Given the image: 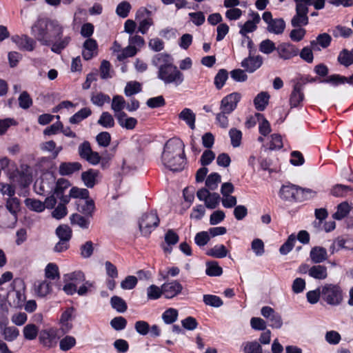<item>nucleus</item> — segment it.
<instances>
[{"mask_svg": "<svg viewBox=\"0 0 353 353\" xmlns=\"http://www.w3.org/2000/svg\"><path fill=\"white\" fill-rule=\"evenodd\" d=\"M152 64L157 68V78L165 85L179 86L184 81V74L174 64V59L168 53H159L152 59Z\"/></svg>", "mask_w": 353, "mask_h": 353, "instance_id": "f257e3e1", "label": "nucleus"}, {"mask_svg": "<svg viewBox=\"0 0 353 353\" xmlns=\"http://www.w3.org/2000/svg\"><path fill=\"white\" fill-rule=\"evenodd\" d=\"M184 148L185 145L180 139L168 140L161 154V161L164 166L173 172L182 171L186 164Z\"/></svg>", "mask_w": 353, "mask_h": 353, "instance_id": "f03ea898", "label": "nucleus"}, {"mask_svg": "<svg viewBox=\"0 0 353 353\" xmlns=\"http://www.w3.org/2000/svg\"><path fill=\"white\" fill-rule=\"evenodd\" d=\"M321 300L331 306L341 304L343 291L339 284L326 283L321 286Z\"/></svg>", "mask_w": 353, "mask_h": 353, "instance_id": "7ed1b4c3", "label": "nucleus"}, {"mask_svg": "<svg viewBox=\"0 0 353 353\" xmlns=\"http://www.w3.org/2000/svg\"><path fill=\"white\" fill-rule=\"evenodd\" d=\"M49 26L50 19L46 18L38 19L32 26V34L43 46L51 43Z\"/></svg>", "mask_w": 353, "mask_h": 353, "instance_id": "20e7f679", "label": "nucleus"}, {"mask_svg": "<svg viewBox=\"0 0 353 353\" xmlns=\"http://www.w3.org/2000/svg\"><path fill=\"white\" fill-rule=\"evenodd\" d=\"M159 224V218L156 211L143 214L139 220V228L141 235L148 236Z\"/></svg>", "mask_w": 353, "mask_h": 353, "instance_id": "39448f33", "label": "nucleus"}, {"mask_svg": "<svg viewBox=\"0 0 353 353\" xmlns=\"http://www.w3.org/2000/svg\"><path fill=\"white\" fill-rule=\"evenodd\" d=\"M6 208L10 212V216L8 221H2L1 226L7 228H14L17 222L18 213L21 210L20 200L14 196L8 198L6 201Z\"/></svg>", "mask_w": 353, "mask_h": 353, "instance_id": "423d86ee", "label": "nucleus"}, {"mask_svg": "<svg viewBox=\"0 0 353 353\" xmlns=\"http://www.w3.org/2000/svg\"><path fill=\"white\" fill-rule=\"evenodd\" d=\"M263 20L267 23V30L275 34H281L285 28V22L282 18H272V14L270 11L263 12L262 15Z\"/></svg>", "mask_w": 353, "mask_h": 353, "instance_id": "0eeeda50", "label": "nucleus"}, {"mask_svg": "<svg viewBox=\"0 0 353 353\" xmlns=\"http://www.w3.org/2000/svg\"><path fill=\"white\" fill-rule=\"evenodd\" d=\"M78 153L79 157L89 163L96 165L100 163L101 157L97 152L92 150L91 145L89 141H84L79 145Z\"/></svg>", "mask_w": 353, "mask_h": 353, "instance_id": "6e6552de", "label": "nucleus"}, {"mask_svg": "<svg viewBox=\"0 0 353 353\" xmlns=\"http://www.w3.org/2000/svg\"><path fill=\"white\" fill-rule=\"evenodd\" d=\"M296 14L291 20V24L294 28L305 26L308 24L309 19L307 17L308 6L301 1H295Z\"/></svg>", "mask_w": 353, "mask_h": 353, "instance_id": "1a4fd4ad", "label": "nucleus"}, {"mask_svg": "<svg viewBox=\"0 0 353 353\" xmlns=\"http://www.w3.org/2000/svg\"><path fill=\"white\" fill-rule=\"evenodd\" d=\"M241 99V94L239 92H234L224 97L220 103V110L223 112L231 114L237 107Z\"/></svg>", "mask_w": 353, "mask_h": 353, "instance_id": "9d476101", "label": "nucleus"}, {"mask_svg": "<svg viewBox=\"0 0 353 353\" xmlns=\"http://www.w3.org/2000/svg\"><path fill=\"white\" fill-rule=\"evenodd\" d=\"M54 178L50 176L49 178L43 177L37 180L34 188L37 194L46 196L53 193Z\"/></svg>", "mask_w": 353, "mask_h": 353, "instance_id": "9b49d317", "label": "nucleus"}, {"mask_svg": "<svg viewBox=\"0 0 353 353\" xmlns=\"http://www.w3.org/2000/svg\"><path fill=\"white\" fill-rule=\"evenodd\" d=\"M39 340L45 347H54L58 342L57 332L53 329L41 330L39 333Z\"/></svg>", "mask_w": 353, "mask_h": 353, "instance_id": "f8f14e48", "label": "nucleus"}, {"mask_svg": "<svg viewBox=\"0 0 353 353\" xmlns=\"http://www.w3.org/2000/svg\"><path fill=\"white\" fill-rule=\"evenodd\" d=\"M279 58L289 60L299 54V48L290 43H281L276 48Z\"/></svg>", "mask_w": 353, "mask_h": 353, "instance_id": "ddd939ff", "label": "nucleus"}, {"mask_svg": "<svg viewBox=\"0 0 353 353\" xmlns=\"http://www.w3.org/2000/svg\"><path fill=\"white\" fill-rule=\"evenodd\" d=\"M299 186L289 183L283 185L279 191L280 197L288 201L297 202Z\"/></svg>", "mask_w": 353, "mask_h": 353, "instance_id": "4468645a", "label": "nucleus"}, {"mask_svg": "<svg viewBox=\"0 0 353 353\" xmlns=\"http://www.w3.org/2000/svg\"><path fill=\"white\" fill-rule=\"evenodd\" d=\"M263 64V58L260 55L249 56L245 58L241 63L242 68L248 72L252 73L259 69Z\"/></svg>", "mask_w": 353, "mask_h": 353, "instance_id": "2eb2a0df", "label": "nucleus"}, {"mask_svg": "<svg viewBox=\"0 0 353 353\" xmlns=\"http://www.w3.org/2000/svg\"><path fill=\"white\" fill-rule=\"evenodd\" d=\"M249 16L252 19L248 20L243 26H241L239 33L243 36L247 37L246 34L250 32L255 31L257 28L256 25L260 22L261 17L259 13L251 11Z\"/></svg>", "mask_w": 353, "mask_h": 353, "instance_id": "dca6fc26", "label": "nucleus"}, {"mask_svg": "<svg viewBox=\"0 0 353 353\" xmlns=\"http://www.w3.org/2000/svg\"><path fill=\"white\" fill-rule=\"evenodd\" d=\"M12 41L18 46L20 50L31 52L34 49L36 41L26 34L21 36L14 35Z\"/></svg>", "mask_w": 353, "mask_h": 353, "instance_id": "f3484780", "label": "nucleus"}, {"mask_svg": "<svg viewBox=\"0 0 353 353\" xmlns=\"http://www.w3.org/2000/svg\"><path fill=\"white\" fill-rule=\"evenodd\" d=\"M304 99L302 85L296 83L293 88L290 97V105L291 108L302 107V102Z\"/></svg>", "mask_w": 353, "mask_h": 353, "instance_id": "a211bd4d", "label": "nucleus"}, {"mask_svg": "<svg viewBox=\"0 0 353 353\" xmlns=\"http://www.w3.org/2000/svg\"><path fill=\"white\" fill-rule=\"evenodd\" d=\"M183 287L177 281L165 283L162 285L163 294L165 298L172 299L181 292Z\"/></svg>", "mask_w": 353, "mask_h": 353, "instance_id": "6ab92c4d", "label": "nucleus"}, {"mask_svg": "<svg viewBox=\"0 0 353 353\" xmlns=\"http://www.w3.org/2000/svg\"><path fill=\"white\" fill-rule=\"evenodd\" d=\"M98 44L94 39H87L83 46L82 56L86 61L90 60L97 54Z\"/></svg>", "mask_w": 353, "mask_h": 353, "instance_id": "aec40b11", "label": "nucleus"}, {"mask_svg": "<svg viewBox=\"0 0 353 353\" xmlns=\"http://www.w3.org/2000/svg\"><path fill=\"white\" fill-rule=\"evenodd\" d=\"M99 171L95 169H89L81 173V180L88 188H92L98 183Z\"/></svg>", "mask_w": 353, "mask_h": 353, "instance_id": "412c9836", "label": "nucleus"}, {"mask_svg": "<svg viewBox=\"0 0 353 353\" xmlns=\"http://www.w3.org/2000/svg\"><path fill=\"white\" fill-rule=\"evenodd\" d=\"M115 118L122 128L128 130L134 129L138 123L137 119L128 117L125 112L119 113V114L116 115Z\"/></svg>", "mask_w": 353, "mask_h": 353, "instance_id": "4be33fe9", "label": "nucleus"}, {"mask_svg": "<svg viewBox=\"0 0 353 353\" xmlns=\"http://www.w3.org/2000/svg\"><path fill=\"white\" fill-rule=\"evenodd\" d=\"M34 291L38 296L46 297L52 291V284L47 281H37L34 283Z\"/></svg>", "mask_w": 353, "mask_h": 353, "instance_id": "5701e85b", "label": "nucleus"}, {"mask_svg": "<svg viewBox=\"0 0 353 353\" xmlns=\"http://www.w3.org/2000/svg\"><path fill=\"white\" fill-rule=\"evenodd\" d=\"M82 168L79 162H63L59 168V172L61 176H68L79 171Z\"/></svg>", "mask_w": 353, "mask_h": 353, "instance_id": "b1692460", "label": "nucleus"}, {"mask_svg": "<svg viewBox=\"0 0 353 353\" xmlns=\"http://www.w3.org/2000/svg\"><path fill=\"white\" fill-rule=\"evenodd\" d=\"M332 41L331 36L327 33H322L317 36L315 40L310 41V46L314 50H320L319 46L323 48H327Z\"/></svg>", "mask_w": 353, "mask_h": 353, "instance_id": "393cba45", "label": "nucleus"}, {"mask_svg": "<svg viewBox=\"0 0 353 353\" xmlns=\"http://www.w3.org/2000/svg\"><path fill=\"white\" fill-rule=\"evenodd\" d=\"M74 308L73 307H68L62 314L60 318V323L62 328L66 331H69L72 327L71 321L74 317Z\"/></svg>", "mask_w": 353, "mask_h": 353, "instance_id": "a878e982", "label": "nucleus"}, {"mask_svg": "<svg viewBox=\"0 0 353 353\" xmlns=\"http://www.w3.org/2000/svg\"><path fill=\"white\" fill-rule=\"evenodd\" d=\"M179 118L185 121L190 129H195L196 114L191 109L188 108L183 109L179 114Z\"/></svg>", "mask_w": 353, "mask_h": 353, "instance_id": "bb28decb", "label": "nucleus"}, {"mask_svg": "<svg viewBox=\"0 0 353 353\" xmlns=\"http://www.w3.org/2000/svg\"><path fill=\"white\" fill-rule=\"evenodd\" d=\"M270 94L268 92H259L254 99V105L258 111H263L269 103Z\"/></svg>", "mask_w": 353, "mask_h": 353, "instance_id": "cd10ccee", "label": "nucleus"}, {"mask_svg": "<svg viewBox=\"0 0 353 353\" xmlns=\"http://www.w3.org/2000/svg\"><path fill=\"white\" fill-rule=\"evenodd\" d=\"M92 112L90 108H83L74 114L69 119V123L70 124H79L84 119H87L92 114Z\"/></svg>", "mask_w": 353, "mask_h": 353, "instance_id": "c85d7f7f", "label": "nucleus"}, {"mask_svg": "<svg viewBox=\"0 0 353 353\" xmlns=\"http://www.w3.org/2000/svg\"><path fill=\"white\" fill-rule=\"evenodd\" d=\"M327 251L319 246L313 248L310 251V258L315 263H319L327 259Z\"/></svg>", "mask_w": 353, "mask_h": 353, "instance_id": "c756f323", "label": "nucleus"}, {"mask_svg": "<svg viewBox=\"0 0 353 353\" xmlns=\"http://www.w3.org/2000/svg\"><path fill=\"white\" fill-rule=\"evenodd\" d=\"M309 275L319 280H323L327 276V268L324 265H314L309 270Z\"/></svg>", "mask_w": 353, "mask_h": 353, "instance_id": "7c9ffc66", "label": "nucleus"}, {"mask_svg": "<svg viewBox=\"0 0 353 353\" xmlns=\"http://www.w3.org/2000/svg\"><path fill=\"white\" fill-rule=\"evenodd\" d=\"M111 108L114 113V117L119 113L124 112L123 110L125 108V100L121 95H115L112 97Z\"/></svg>", "mask_w": 353, "mask_h": 353, "instance_id": "2f4dec72", "label": "nucleus"}, {"mask_svg": "<svg viewBox=\"0 0 353 353\" xmlns=\"http://www.w3.org/2000/svg\"><path fill=\"white\" fill-rule=\"evenodd\" d=\"M3 339L9 342L14 341L19 335V330L14 326L3 327L0 325Z\"/></svg>", "mask_w": 353, "mask_h": 353, "instance_id": "473e14b6", "label": "nucleus"}, {"mask_svg": "<svg viewBox=\"0 0 353 353\" xmlns=\"http://www.w3.org/2000/svg\"><path fill=\"white\" fill-rule=\"evenodd\" d=\"M49 28L51 42L52 41V39H57L62 37L63 28L57 21L50 19Z\"/></svg>", "mask_w": 353, "mask_h": 353, "instance_id": "72a5a7b5", "label": "nucleus"}, {"mask_svg": "<svg viewBox=\"0 0 353 353\" xmlns=\"http://www.w3.org/2000/svg\"><path fill=\"white\" fill-rule=\"evenodd\" d=\"M70 41L71 37L69 36H66L62 39L61 37L58 41L52 43L51 50L54 53L61 54L62 50L68 46Z\"/></svg>", "mask_w": 353, "mask_h": 353, "instance_id": "f704fd0d", "label": "nucleus"}, {"mask_svg": "<svg viewBox=\"0 0 353 353\" xmlns=\"http://www.w3.org/2000/svg\"><path fill=\"white\" fill-rule=\"evenodd\" d=\"M337 60L340 64L345 67L350 66L353 63V50L350 51L347 49H343L339 53Z\"/></svg>", "mask_w": 353, "mask_h": 353, "instance_id": "c9c22d12", "label": "nucleus"}, {"mask_svg": "<svg viewBox=\"0 0 353 353\" xmlns=\"http://www.w3.org/2000/svg\"><path fill=\"white\" fill-rule=\"evenodd\" d=\"M64 279L70 283H75L77 287L78 285L81 284L85 280V274L81 271H75L64 275Z\"/></svg>", "mask_w": 353, "mask_h": 353, "instance_id": "e433bc0d", "label": "nucleus"}, {"mask_svg": "<svg viewBox=\"0 0 353 353\" xmlns=\"http://www.w3.org/2000/svg\"><path fill=\"white\" fill-rule=\"evenodd\" d=\"M45 276L52 281L59 279L60 274L57 265L53 263H48L45 268Z\"/></svg>", "mask_w": 353, "mask_h": 353, "instance_id": "4c0bfd02", "label": "nucleus"}, {"mask_svg": "<svg viewBox=\"0 0 353 353\" xmlns=\"http://www.w3.org/2000/svg\"><path fill=\"white\" fill-rule=\"evenodd\" d=\"M178 316V310L170 307L163 312L161 318L165 324H172L177 320Z\"/></svg>", "mask_w": 353, "mask_h": 353, "instance_id": "58836bf2", "label": "nucleus"}, {"mask_svg": "<svg viewBox=\"0 0 353 353\" xmlns=\"http://www.w3.org/2000/svg\"><path fill=\"white\" fill-rule=\"evenodd\" d=\"M223 273L222 268L216 261H208L206 263L205 274L210 276H219Z\"/></svg>", "mask_w": 353, "mask_h": 353, "instance_id": "ea45409f", "label": "nucleus"}, {"mask_svg": "<svg viewBox=\"0 0 353 353\" xmlns=\"http://www.w3.org/2000/svg\"><path fill=\"white\" fill-rule=\"evenodd\" d=\"M228 79V72L225 69H220L214 77V83L217 90H221Z\"/></svg>", "mask_w": 353, "mask_h": 353, "instance_id": "a19ab883", "label": "nucleus"}, {"mask_svg": "<svg viewBox=\"0 0 353 353\" xmlns=\"http://www.w3.org/2000/svg\"><path fill=\"white\" fill-rule=\"evenodd\" d=\"M94 208L93 200L89 199H84L83 204H78V210L88 216H92Z\"/></svg>", "mask_w": 353, "mask_h": 353, "instance_id": "79ce46f5", "label": "nucleus"}, {"mask_svg": "<svg viewBox=\"0 0 353 353\" xmlns=\"http://www.w3.org/2000/svg\"><path fill=\"white\" fill-rule=\"evenodd\" d=\"M70 186V183L68 179L60 178L57 182L54 181L53 193L56 196L63 194L64 191Z\"/></svg>", "mask_w": 353, "mask_h": 353, "instance_id": "37998d69", "label": "nucleus"}, {"mask_svg": "<svg viewBox=\"0 0 353 353\" xmlns=\"http://www.w3.org/2000/svg\"><path fill=\"white\" fill-rule=\"evenodd\" d=\"M70 219L72 225H77L83 229H87L89 227V219L79 214L75 213L72 214Z\"/></svg>", "mask_w": 353, "mask_h": 353, "instance_id": "c03bdc74", "label": "nucleus"}, {"mask_svg": "<svg viewBox=\"0 0 353 353\" xmlns=\"http://www.w3.org/2000/svg\"><path fill=\"white\" fill-rule=\"evenodd\" d=\"M27 208L37 212H41L45 210V204L39 200L28 198L25 200Z\"/></svg>", "mask_w": 353, "mask_h": 353, "instance_id": "a18cd8bd", "label": "nucleus"}, {"mask_svg": "<svg viewBox=\"0 0 353 353\" xmlns=\"http://www.w3.org/2000/svg\"><path fill=\"white\" fill-rule=\"evenodd\" d=\"M350 208L347 202H343L338 205L337 210L332 214V217L336 220H341L345 218L350 212Z\"/></svg>", "mask_w": 353, "mask_h": 353, "instance_id": "49530a36", "label": "nucleus"}, {"mask_svg": "<svg viewBox=\"0 0 353 353\" xmlns=\"http://www.w3.org/2000/svg\"><path fill=\"white\" fill-rule=\"evenodd\" d=\"M97 123L105 128H110L114 126V118L108 112H102Z\"/></svg>", "mask_w": 353, "mask_h": 353, "instance_id": "de8ad7c7", "label": "nucleus"}, {"mask_svg": "<svg viewBox=\"0 0 353 353\" xmlns=\"http://www.w3.org/2000/svg\"><path fill=\"white\" fill-rule=\"evenodd\" d=\"M110 304L113 309L120 313H123L128 308L125 301L117 296H113L111 298Z\"/></svg>", "mask_w": 353, "mask_h": 353, "instance_id": "09e8293b", "label": "nucleus"}, {"mask_svg": "<svg viewBox=\"0 0 353 353\" xmlns=\"http://www.w3.org/2000/svg\"><path fill=\"white\" fill-rule=\"evenodd\" d=\"M221 175L217 172H213L209 174L205 180V185L210 190H214L221 183Z\"/></svg>", "mask_w": 353, "mask_h": 353, "instance_id": "8fccbe9b", "label": "nucleus"}, {"mask_svg": "<svg viewBox=\"0 0 353 353\" xmlns=\"http://www.w3.org/2000/svg\"><path fill=\"white\" fill-rule=\"evenodd\" d=\"M352 191V188L345 185L336 184L331 190V194L336 197H343Z\"/></svg>", "mask_w": 353, "mask_h": 353, "instance_id": "3c124183", "label": "nucleus"}, {"mask_svg": "<svg viewBox=\"0 0 353 353\" xmlns=\"http://www.w3.org/2000/svg\"><path fill=\"white\" fill-rule=\"evenodd\" d=\"M141 92V85L137 81H129L124 88L126 97H131Z\"/></svg>", "mask_w": 353, "mask_h": 353, "instance_id": "603ef678", "label": "nucleus"}, {"mask_svg": "<svg viewBox=\"0 0 353 353\" xmlns=\"http://www.w3.org/2000/svg\"><path fill=\"white\" fill-rule=\"evenodd\" d=\"M228 250L223 245H216L214 248L208 250L206 254L215 258H223L227 255Z\"/></svg>", "mask_w": 353, "mask_h": 353, "instance_id": "864d4df0", "label": "nucleus"}, {"mask_svg": "<svg viewBox=\"0 0 353 353\" xmlns=\"http://www.w3.org/2000/svg\"><path fill=\"white\" fill-rule=\"evenodd\" d=\"M203 301L205 305L214 307H219L223 304V301L219 296L212 294H204Z\"/></svg>", "mask_w": 353, "mask_h": 353, "instance_id": "5fc2aeb1", "label": "nucleus"}, {"mask_svg": "<svg viewBox=\"0 0 353 353\" xmlns=\"http://www.w3.org/2000/svg\"><path fill=\"white\" fill-rule=\"evenodd\" d=\"M276 48L275 43L269 39L263 40L259 46V51L265 54L276 51Z\"/></svg>", "mask_w": 353, "mask_h": 353, "instance_id": "6e6d98bb", "label": "nucleus"}, {"mask_svg": "<svg viewBox=\"0 0 353 353\" xmlns=\"http://www.w3.org/2000/svg\"><path fill=\"white\" fill-rule=\"evenodd\" d=\"M316 192L310 188H302L299 187L297 202H303L316 196Z\"/></svg>", "mask_w": 353, "mask_h": 353, "instance_id": "4d7b16f0", "label": "nucleus"}, {"mask_svg": "<svg viewBox=\"0 0 353 353\" xmlns=\"http://www.w3.org/2000/svg\"><path fill=\"white\" fill-rule=\"evenodd\" d=\"M76 339L72 336L67 335L59 342L60 350L64 352L68 351L76 345Z\"/></svg>", "mask_w": 353, "mask_h": 353, "instance_id": "13d9d810", "label": "nucleus"}, {"mask_svg": "<svg viewBox=\"0 0 353 353\" xmlns=\"http://www.w3.org/2000/svg\"><path fill=\"white\" fill-rule=\"evenodd\" d=\"M346 77L340 74H332L321 81L322 83H330L333 86H338L345 83Z\"/></svg>", "mask_w": 353, "mask_h": 353, "instance_id": "bf43d9fd", "label": "nucleus"}, {"mask_svg": "<svg viewBox=\"0 0 353 353\" xmlns=\"http://www.w3.org/2000/svg\"><path fill=\"white\" fill-rule=\"evenodd\" d=\"M56 234L60 241H68L72 236V230L68 225H60L57 228Z\"/></svg>", "mask_w": 353, "mask_h": 353, "instance_id": "052dcab7", "label": "nucleus"}, {"mask_svg": "<svg viewBox=\"0 0 353 353\" xmlns=\"http://www.w3.org/2000/svg\"><path fill=\"white\" fill-rule=\"evenodd\" d=\"M162 295H163L162 285L159 288L155 285H151L147 288V298L149 300H157Z\"/></svg>", "mask_w": 353, "mask_h": 353, "instance_id": "680f3d73", "label": "nucleus"}, {"mask_svg": "<svg viewBox=\"0 0 353 353\" xmlns=\"http://www.w3.org/2000/svg\"><path fill=\"white\" fill-rule=\"evenodd\" d=\"M229 136L231 140V145L234 148L240 146L242 139V132L236 128H231L229 131Z\"/></svg>", "mask_w": 353, "mask_h": 353, "instance_id": "e2e57ef3", "label": "nucleus"}, {"mask_svg": "<svg viewBox=\"0 0 353 353\" xmlns=\"http://www.w3.org/2000/svg\"><path fill=\"white\" fill-rule=\"evenodd\" d=\"M132 8L130 3L128 1H123L119 3L116 8L117 14L121 18H126Z\"/></svg>", "mask_w": 353, "mask_h": 353, "instance_id": "0e129e2a", "label": "nucleus"}, {"mask_svg": "<svg viewBox=\"0 0 353 353\" xmlns=\"http://www.w3.org/2000/svg\"><path fill=\"white\" fill-rule=\"evenodd\" d=\"M243 345L244 353H262L261 345L256 341L246 342Z\"/></svg>", "mask_w": 353, "mask_h": 353, "instance_id": "69168bd1", "label": "nucleus"}, {"mask_svg": "<svg viewBox=\"0 0 353 353\" xmlns=\"http://www.w3.org/2000/svg\"><path fill=\"white\" fill-rule=\"evenodd\" d=\"M353 33L350 28L342 26H337L332 31V34L334 37H342L344 38L350 37Z\"/></svg>", "mask_w": 353, "mask_h": 353, "instance_id": "338daca9", "label": "nucleus"}, {"mask_svg": "<svg viewBox=\"0 0 353 353\" xmlns=\"http://www.w3.org/2000/svg\"><path fill=\"white\" fill-rule=\"evenodd\" d=\"M18 101L19 107L24 110L29 108L32 105V99L26 91L21 93Z\"/></svg>", "mask_w": 353, "mask_h": 353, "instance_id": "774afa93", "label": "nucleus"}]
</instances>
